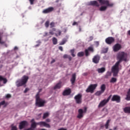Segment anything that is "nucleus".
I'll list each match as a JSON object with an SVG mask.
<instances>
[{
  "label": "nucleus",
  "mask_w": 130,
  "mask_h": 130,
  "mask_svg": "<svg viewBox=\"0 0 130 130\" xmlns=\"http://www.w3.org/2000/svg\"><path fill=\"white\" fill-rule=\"evenodd\" d=\"M98 2L101 4V5H105L106 6H103L101 7L100 8V11L101 12H105V11H106L107 10V8L109 7L110 8H112V7H113L114 4L113 3H110L109 2V1L108 0H98Z\"/></svg>",
  "instance_id": "obj_1"
},
{
  "label": "nucleus",
  "mask_w": 130,
  "mask_h": 130,
  "mask_svg": "<svg viewBox=\"0 0 130 130\" xmlns=\"http://www.w3.org/2000/svg\"><path fill=\"white\" fill-rule=\"evenodd\" d=\"M28 80H29V77L26 75L23 76L21 79H19L16 81V84L17 87H21L22 86H24V85L27 84Z\"/></svg>",
  "instance_id": "obj_2"
},
{
  "label": "nucleus",
  "mask_w": 130,
  "mask_h": 130,
  "mask_svg": "<svg viewBox=\"0 0 130 130\" xmlns=\"http://www.w3.org/2000/svg\"><path fill=\"white\" fill-rule=\"evenodd\" d=\"M127 54L124 52H120L118 53L117 58L118 61L117 62L120 63L121 61H126Z\"/></svg>",
  "instance_id": "obj_3"
},
{
  "label": "nucleus",
  "mask_w": 130,
  "mask_h": 130,
  "mask_svg": "<svg viewBox=\"0 0 130 130\" xmlns=\"http://www.w3.org/2000/svg\"><path fill=\"white\" fill-rule=\"evenodd\" d=\"M47 103L46 101L40 99L39 96V93H37L36 95V105L38 107H43L44 104Z\"/></svg>",
  "instance_id": "obj_4"
},
{
  "label": "nucleus",
  "mask_w": 130,
  "mask_h": 130,
  "mask_svg": "<svg viewBox=\"0 0 130 130\" xmlns=\"http://www.w3.org/2000/svg\"><path fill=\"white\" fill-rule=\"evenodd\" d=\"M119 62H116L112 68V72L113 73V77H117L119 73Z\"/></svg>",
  "instance_id": "obj_5"
},
{
  "label": "nucleus",
  "mask_w": 130,
  "mask_h": 130,
  "mask_svg": "<svg viewBox=\"0 0 130 130\" xmlns=\"http://www.w3.org/2000/svg\"><path fill=\"white\" fill-rule=\"evenodd\" d=\"M111 97H112V95L110 94L108 96L107 99H104L102 101H101V102L100 103L98 106L99 108H100L101 107H104V106H105V105H106V104H107V103L109 102V101L110 100V99H111Z\"/></svg>",
  "instance_id": "obj_6"
},
{
  "label": "nucleus",
  "mask_w": 130,
  "mask_h": 130,
  "mask_svg": "<svg viewBox=\"0 0 130 130\" xmlns=\"http://www.w3.org/2000/svg\"><path fill=\"white\" fill-rule=\"evenodd\" d=\"M98 84H90L86 90V93H94V90L97 88Z\"/></svg>",
  "instance_id": "obj_7"
},
{
  "label": "nucleus",
  "mask_w": 130,
  "mask_h": 130,
  "mask_svg": "<svg viewBox=\"0 0 130 130\" xmlns=\"http://www.w3.org/2000/svg\"><path fill=\"white\" fill-rule=\"evenodd\" d=\"M82 97H83V95L81 93H79L77 95L75 96L74 99H75V100L76 101V103H77V104H81Z\"/></svg>",
  "instance_id": "obj_8"
},
{
  "label": "nucleus",
  "mask_w": 130,
  "mask_h": 130,
  "mask_svg": "<svg viewBox=\"0 0 130 130\" xmlns=\"http://www.w3.org/2000/svg\"><path fill=\"white\" fill-rule=\"evenodd\" d=\"M28 125H29V123L27 121H22L19 123V129H23V128L27 127Z\"/></svg>",
  "instance_id": "obj_9"
},
{
  "label": "nucleus",
  "mask_w": 130,
  "mask_h": 130,
  "mask_svg": "<svg viewBox=\"0 0 130 130\" xmlns=\"http://www.w3.org/2000/svg\"><path fill=\"white\" fill-rule=\"evenodd\" d=\"M37 124L41 126V127H47V128H50V125L49 124L46 123V122L41 121L37 122Z\"/></svg>",
  "instance_id": "obj_10"
},
{
  "label": "nucleus",
  "mask_w": 130,
  "mask_h": 130,
  "mask_svg": "<svg viewBox=\"0 0 130 130\" xmlns=\"http://www.w3.org/2000/svg\"><path fill=\"white\" fill-rule=\"evenodd\" d=\"M114 41H115V39L112 37H109L105 40L107 44H112Z\"/></svg>",
  "instance_id": "obj_11"
},
{
  "label": "nucleus",
  "mask_w": 130,
  "mask_h": 130,
  "mask_svg": "<svg viewBox=\"0 0 130 130\" xmlns=\"http://www.w3.org/2000/svg\"><path fill=\"white\" fill-rule=\"evenodd\" d=\"M113 49L114 52H117V51L121 49V45L118 43L115 44L113 47Z\"/></svg>",
  "instance_id": "obj_12"
},
{
  "label": "nucleus",
  "mask_w": 130,
  "mask_h": 130,
  "mask_svg": "<svg viewBox=\"0 0 130 130\" xmlns=\"http://www.w3.org/2000/svg\"><path fill=\"white\" fill-rule=\"evenodd\" d=\"M120 96L118 95H114L111 99V101H115L117 103H119L120 102Z\"/></svg>",
  "instance_id": "obj_13"
},
{
  "label": "nucleus",
  "mask_w": 130,
  "mask_h": 130,
  "mask_svg": "<svg viewBox=\"0 0 130 130\" xmlns=\"http://www.w3.org/2000/svg\"><path fill=\"white\" fill-rule=\"evenodd\" d=\"M99 60H100V56L97 54L94 56L93 58H92V62L94 63H99Z\"/></svg>",
  "instance_id": "obj_14"
},
{
  "label": "nucleus",
  "mask_w": 130,
  "mask_h": 130,
  "mask_svg": "<svg viewBox=\"0 0 130 130\" xmlns=\"http://www.w3.org/2000/svg\"><path fill=\"white\" fill-rule=\"evenodd\" d=\"M54 11V8L53 7H49L43 11V14H49V13H51V12H53Z\"/></svg>",
  "instance_id": "obj_15"
},
{
  "label": "nucleus",
  "mask_w": 130,
  "mask_h": 130,
  "mask_svg": "<svg viewBox=\"0 0 130 130\" xmlns=\"http://www.w3.org/2000/svg\"><path fill=\"white\" fill-rule=\"evenodd\" d=\"M3 81V84H7V83H8V79H7V78L0 76V87H2V86H4L3 84H2V83H1L2 81Z\"/></svg>",
  "instance_id": "obj_16"
},
{
  "label": "nucleus",
  "mask_w": 130,
  "mask_h": 130,
  "mask_svg": "<svg viewBox=\"0 0 130 130\" xmlns=\"http://www.w3.org/2000/svg\"><path fill=\"white\" fill-rule=\"evenodd\" d=\"M89 6H92L93 7H99L100 5L96 1H90L88 3Z\"/></svg>",
  "instance_id": "obj_17"
},
{
  "label": "nucleus",
  "mask_w": 130,
  "mask_h": 130,
  "mask_svg": "<svg viewBox=\"0 0 130 130\" xmlns=\"http://www.w3.org/2000/svg\"><path fill=\"white\" fill-rule=\"evenodd\" d=\"M83 113H84V111H83V109H79L77 118H79V119H81V118H82V117H83L84 116V115H83Z\"/></svg>",
  "instance_id": "obj_18"
},
{
  "label": "nucleus",
  "mask_w": 130,
  "mask_h": 130,
  "mask_svg": "<svg viewBox=\"0 0 130 130\" xmlns=\"http://www.w3.org/2000/svg\"><path fill=\"white\" fill-rule=\"evenodd\" d=\"M30 122L31 123L30 127L33 129H34V128H36V127L37 125H38V124L35 122V120L34 119H31L30 120Z\"/></svg>",
  "instance_id": "obj_19"
},
{
  "label": "nucleus",
  "mask_w": 130,
  "mask_h": 130,
  "mask_svg": "<svg viewBox=\"0 0 130 130\" xmlns=\"http://www.w3.org/2000/svg\"><path fill=\"white\" fill-rule=\"evenodd\" d=\"M77 77V75L76 73H74L72 76V78L71 79V82L72 84V85H74L75 84V82H76V78Z\"/></svg>",
  "instance_id": "obj_20"
},
{
  "label": "nucleus",
  "mask_w": 130,
  "mask_h": 130,
  "mask_svg": "<svg viewBox=\"0 0 130 130\" xmlns=\"http://www.w3.org/2000/svg\"><path fill=\"white\" fill-rule=\"evenodd\" d=\"M71 89H68L65 90L63 92L62 94L63 96H68V95H70V94H71Z\"/></svg>",
  "instance_id": "obj_21"
},
{
  "label": "nucleus",
  "mask_w": 130,
  "mask_h": 130,
  "mask_svg": "<svg viewBox=\"0 0 130 130\" xmlns=\"http://www.w3.org/2000/svg\"><path fill=\"white\" fill-rule=\"evenodd\" d=\"M61 88V82H60L56 84V85L54 87V90H56V89H60Z\"/></svg>",
  "instance_id": "obj_22"
},
{
  "label": "nucleus",
  "mask_w": 130,
  "mask_h": 130,
  "mask_svg": "<svg viewBox=\"0 0 130 130\" xmlns=\"http://www.w3.org/2000/svg\"><path fill=\"white\" fill-rule=\"evenodd\" d=\"M105 68L103 67L102 68H99L98 69V72L99 74H102L105 72Z\"/></svg>",
  "instance_id": "obj_23"
},
{
  "label": "nucleus",
  "mask_w": 130,
  "mask_h": 130,
  "mask_svg": "<svg viewBox=\"0 0 130 130\" xmlns=\"http://www.w3.org/2000/svg\"><path fill=\"white\" fill-rule=\"evenodd\" d=\"M123 111L125 113H130V107H126L123 109Z\"/></svg>",
  "instance_id": "obj_24"
},
{
  "label": "nucleus",
  "mask_w": 130,
  "mask_h": 130,
  "mask_svg": "<svg viewBox=\"0 0 130 130\" xmlns=\"http://www.w3.org/2000/svg\"><path fill=\"white\" fill-rule=\"evenodd\" d=\"M125 100H127V101H129L130 100V88L128 89V91L127 92Z\"/></svg>",
  "instance_id": "obj_25"
},
{
  "label": "nucleus",
  "mask_w": 130,
  "mask_h": 130,
  "mask_svg": "<svg viewBox=\"0 0 130 130\" xmlns=\"http://www.w3.org/2000/svg\"><path fill=\"white\" fill-rule=\"evenodd\" d=\"M105 90H106V85L105 84H102L101 86V91L104 93Z\"/></svg>",
  "instance_id": "obj_26"
},
{
  "label": "nucleus",
  "mask_w": 130,
  "mask_h": 130,
  "mask_svg": "<svg viewBox=\"0 0 130 130\" xmlns=\"http://www.w3.org/2000/svg\"><path fill=\"white\" fill-rule=\"evenodd\" d=\"M109 123H110V120H108L105 124L106 129H108V127H109Z\"/></svg>",
  "instance_id": "obj_27"
},
{
  "label": "nucleus",
  "mask_w": 130,
  "mask_h": 130,
  "mask_svg": "<svg viewBox=\"0 0 130 130\" xmlns=\"http://www.w3.org/2000/svg\"><path fill=\"white\" fill-rule=\"evenodd\" d=\"M52 42L54 45H56V44H57V39H56L55 37H53L52 38Z\"/></svg>",
  "instance_id": "obj_28"
},
{
  "label": "nucleus",
  "mask_w": 130,
  "mask_h": 130,
  "mask_svg": "<svg viewBox=\"0 0 130 130\" xmlns=\"http://www.w3.org/2000/svg\"><path fill=\"white\" fill-rule=\"evenodd\" d=\"M117 81V79L114 77H113L111 79L110 83H116Z\"/></svg>",
  "instance_id": "obj_29"
},
{
  "label": "nucleus",
  "mask_w": 130,
  "mask_h": 130,
  "mask_svg": "<svg viewBox=\"0 0 130 130\" xmlns=\"http://www.w3.org/2000/svg\"><path fill=\"white\" fill-rule=\"evenodd\" d=\"M110 76H111V73L108 72L106 75H105V79H109Z\"/></svg>",
  "instance_id": "obj_30"
},
{
  "label": "nucleus",
  "mask_w": 130,
  "mask_h": 130,
  "mask_svg": "<svg viewBox=\"0 0 130 130\" xmlns=\"http://www.w3.org/2000/svg\"><path fill=\"white\" fill-rule=\"evenodd\" d=\"M49 116V113H48V112L45 113L43 115V119H45V118H46V117H48Z\"/></svg>",
  "instance_id": "obj_31"
},
{
  "label": "nucleus",
  "mask_w": 130,
  "mask_h": 130,
  "mask_svg": "<svg viewBox=\"0 0 130 130\" xmlns=\"http://www.w3.org/2000/svg\"><path fill=\"white\" fill-rule=\"evenodd\" d=\"M103 91L100 90V91H98L96 93H95V95L96 96H100V95H101V94H103Z\"/></svg>",
  "instance_id": "obj_32"
},
{
  "label": "nucleus",
  "mask_w": 130,
  "mask_h": 130,
  "mask_svg": "<svg viewBox=\"0 0 130 130\" xmlns=\"http://www.w3.org/2000/svg\"><path fill=\"white\" fill-rule=\"evenodd\" d=\"M77 55L79 57H82V56H84V52H80L78 53Z\"/></svg>",
  "instance_id": "obj_33"
},
{
  "label": "nucleus",
  "mask_w": 130,
  "mask_h": 130,
  "mask_svg": "<svg viewBox=\"0 0 130 130\" xmlns=\"http://www.w3.org/2000/svg\"><path fill=\"white\" fill-rule=\"evenodd\" d=\"M67 42V39H64L62 41L59 43V45H63Z\"/></svg>",
  "instance_id": "obj_34"
},
{
  "label": "nucleus",
  "mask_w": 130,
  "mask_h": 130,
  "mask_svg": "<svg viewBox=\"0 0 130 130\" xmlns=\"http://www.w3.org/2000/svg\"><path fill=\"white\" fill-rule=\"evenodd\" d=\"M71 55L73 56V57H75V56H76V55L74 54L75 50H74V49L71 50Z\"/></svg>",
  "instance_id": "obj_35"
},
{
  "label": "nucleus",
  "mask_w": 130,
  "mask_h": 130,
  "mask_svg": "<svg viewBox=\"0 0 130 130\" xmlns=\"http://www.w3.org/2000/svg\"><path fill=\"white\" fill-rule=\"evenodd\" d=\"M45 26L46 28H48L49 27V21L47 20L45 23Z\"/></svg>",
  "instance_id": "obj_36"
},
{
  "label": "nucleus",
  "mask_w": 130,
  "mask_h": 130,
  "mask_svg": "<svg viewBox=\"0 0 130 130\" xmlns=\"http://www.w3.org/2000/svg\"><path fill=\"white\" fill-rule=\"evenodd\" d=\"M11 130H18L17 126H14V124L11 125Z\"/></svg>",
  "instance_id": "obj_37"
},
{
  "label": "nucleus",
  "mask_w": 130,
  "mask_h": 130,
  "mask_svg": "<svg viewBox=\"0 0 130 130\" xmlns=\"http://www.w3.org/2000/svg\"><path fill=\"white\" fill-rule=\"evenodd\" d=\"M87 50L88 51H91V52H94V49L92 47H89L88 48Z\"/></svg>",
  "instance_id": "obj_38"
},
{
  "label": "nucleus",
  "mask_w": 130,
  "mask_h": 130,
  "mask_svg": "<svg viewBox=\"0 0 130 130\" xmlns=\"http://www.w3.org/2000/svg\"><path fill=\"white\" fill-rule=\"evenodd\" d=\"M107 51H108V48H104L102 50L103 53H107Z\"/></svg>",
  "instance_id": "obj_39"
},
{
  "label": "nucleus",
  "mask_w": 130,
  "mask_h": 130,
  "mask_svg": "<svg viewBox=\"0 0 130 130\" xmlns=\"http://www.w3.org/2000/svg\"><path fill=\"white\" fill-rule=\"evenodd\" d=\"M55 23H54V22H51L50 23V28H53V27H54L55 26Z\"/></svg>",
  "instance_id": "obj_40"
},
{
  "label": "nucleus",
  "mask_w": 130,
  "mask_h": 130,
  "mask_svg": "<svg viewBox=\"0 0 130 130\" xmlns=\"http://www.w3.org/2000/svg\"><path fill=\"white\" fill-rule=\"evenodd\" d=\"M85 52L86 56H88V55H89V51L87 49H86Z\"/></svg>",
  "instance_id": "obj_41"
},
{
  "label": "nucleus",
  "mask_w": 130,
  "mask_h": 130,
  "mask_svg": "<svg viewBox=\"0 0 130 130\" xmlns=\"http://www.w3.org/2000/svg\"><path fill=\"white\" fill-rule=\"evenodd\" d=\"M5 104H6V102L5 101L1 102L0 103V108H1V106H2V105H5Z\"/></svg>",
  "instance_id": "obj_42"
},
{
  "label": "nucleus",
  "mask_w": 130,
  "mask_h": 130,
  "mask_svg": "<svg viewBox=\"0 0 130 130\" xmlns=\"http://www.w3.org/2000/svg\"><path fill=\"white\" fill-rule=\"evenodd\" d=\"M93 38L92 36H90L89 37V38H88V42H90V41H92V40H93Z\"/></svg>",
  "instance_id": "obj_43"
},
{
  "label": "nucleus",
  "mask_w": 130,
  "mask_h": 130,
  "mask_svg": "<svg viewBox=\"0 0 130 130\" xmlns=\"http://www.w3.org/2000/svg\"><path fill=\"white\" fill-rule=\"evenodd\" d=\"M30 5H34V2L35 0H29Z\"/></svg>",
  "instance_id": "obj_44"
},
{
  "label": "nucleus",
  "mask_w": 130,
  "mask_h": 130,
  "mask_svg": "<svg viewBox=\"0 0 130 130\" xmlns=\"http://www.w3.org/2000/svg\"><path fill=\"white\" fill-rule=\"evenodd\" d=\"M69 56V55H68V54H64V55H63V58H68Z\"/></svg>",
  "instance_id": "obj_45"
},
{
  "label": "nucleus",
  "mask_w": 130,
  "mask_h": 130,
  "mask_svg": "<svg viewBox=\"0 0 130 130\" xmlns=\"http://www.w3.org/2000/svg\"><path fill=\"white\" fill-rule=\"evenodd\" d=\"M29 90H30V89L26 88H25V89L24 91V93H27L28 91H29Z\"/></svg>",
  "instance_id": "obj_46"
},
{
  "label": "nucleus",
  "mask_w": 130,
  "mask_h": 130,
  "mask_svg": "<svg viewBox=\"0 0 130 130\" xmlns=\"http://www.w3.org/2000/svg\"><path fill=\"white\" fill-rule=\"evenodd\" d=\"M72 25H73V26H75V25H77V26H78V22L74 21L73 22V23L72 24Z\"/></svg>",
  "instance_id": "obj_47"
},
{
  "label": "nucleus",
  "mask_w": 130,
  "mask_h": 130,
  "mask_svg": "<svg viewBox=\"0 0 130 130\" xmlns=\"http://www.w3.org/2000/svg\"><path fill=\"white\" fill-rule=\"evenodd\" d=\"M11 97H12V95H11L10 94H7L6 95V98H11Z\"/></svg>",
  "instance_id": "obj_48"
},
{
  "label": "nucleus",
  "mask_w": 130,
  "mask_h": 130,
  "mask_svg": "<svg viewBox=\"0 0 130 130\" xmlns=\"http://www.w3.org/2000/svg\"><path fill=\"white\" fill-rule=\"evenodd\" d=\"M58 48H59V50H60L61 51H63V49L61 46H59Z\"/></svg>",
  "instance_id": "obj_49"
},
{
  "label": "nucleus",
  "mask_w": 130,
  "mask_h": 130,
  "mask_svg": "<svg viewBox=\"0 0 130 130\" xmlns=\"http://www.w3.org/2000/svg\"><path fill=\"white\" fill-rule=\"evenodd\" d=\"M68 59L70 61H71V60H72V58L70 55L68 56Z\"/></svg>",
  "instance_id": "obj_50"
},
{
  "label": "nucleus",
  "mask_w": 130,
  "mask_h": 130,
  "mask_svg": "<svg viewBox=\"0 0 130 130\" xmlns=\"http://www.w3.org/2000/svg\"><path fill=\"white\" fill-rule=\"evenodd\" d=\"M83 111V113H86V112H87V108L85 107L84 110Z\"/></svg>",
  "instance_id": "obj_51"
},
{
  "label": "nucleus",
  "mask_w": 130,
  "mask_h": 130,
  "mask_svg": "<svg viewBox=\"0 0 130 130\" xmlns=\"http://www.w3.org/2000/svg\"><path fill=\"white\" fill-rule=\"evenodd\" d=\"M49 34H50L51 35H53V34H54V33H53V31L50 30L49 31Z\"/></svg>",
  "instance_id": "obj_52"
},
{
  "label": "nucleus",
  "mask_w": 130,
  "mask_h": 130,
  "mask_svg": "<svg viewBox=\"0 0 130 130\" xmlns=\"http://www.w3.org/2000/svg\"><path fill=\"white\" fill-rule=\"evenodd\" d=\"M58 33L59 36H60V35H61V31L60 30H58Z\"/></svg>",
  "instance_id": "obj_53"
},
{
  "label": "nucleus",
  "mask_w": 130,
  "mask_h": 130,
  "mask_svg": "<svg viewBox=\"0 0 130 130\" xmlns=\"http://www.w3.org/2000/svg\"><path fill=\"white\" fill-rule=\"evenodd\" d=\"M58 130H68V129H67V128H64L63 127H61V128L58 129Z\"/></svg>",
  "instance_id": "obj_54"
},
{
  "label": "nucleus",
  "mask_w": 130,
  "mask_h": 130,
  "mask_svg": "<svg viewBox=\"0 0 130 130\" xmlns=\"http://www.w3.org/2000/svg\"><path fill=\"white\" fill-rule=\"evenodd\" d=\"M113 129L114 130H117V129H118V127L115 126V127H114Z\"/></svg>",
  "instance_id": "obj_55"
},
{
  "label": "nucleus",
  "mask_w": 130,
  "mask_h": 130,
  "mask_svg": "<svg viewBox=\"0 0 130 130\" xmlns=\"http://www.w3.org/2000/svg\"><path fill=\"white\" fill-rule=\"evenodd\" d=\"M24 130H34V129L30 127V128H28L27 129H24Z\"/></svg>",
  "instance_id": "obj_56"
},
{
  "label": "nucleus",
  "mask_w": 130,
  "mask_h": 130,
  "mask_svg": "<svg viewBox=\"0 0 130 130\" xmlns=\"http://www.w3.org/2000/svg\"><path fill=\"white\" fill-rule=\"evenodd\" d=\"M4 42H2V38H0V44H4Z\"/></svg>",
  "instance_id": "obj_57"
},
{
  "label": "nucleus",
  "mask_w": 130,
  "mask_h": 130,
  "mask_svg": "<svg viewBox=\"0 0 130 130\" xmlns=\"http://www.w3.org/2000/svg\"><path fill=\"white\" fill-rule=\"evenodd\" d=\"M46 122H50V119H47L46 120Z\"/></svg>",
  "instance_id": "obj_58"
},
{
  "label": "nucleus",
  "mask_w": 130,
  "mask_h": 130,
  "mask_svg": "<svg viewBox=\"0 0 130 130\" xmlns=\"http://www.w3.org/2000/svg\"><path fill=\"white\" fill-rule=\"evenodd\" d=\"M54 62H55V59H53L51 61V63H53Z\"/></svg>",
  "instance_id": "obj_59"
},
{
  "label": "nucleus",
  "mask_w": 130,
  "mask_h": 130,
  "mask_svg": "<svg viewBox=\"0 0 130 130\" xmlns=\"http://www.w3.org/2000/svg\"><path fill=\"white\" fill-rule=\"evenodd\" d=\"M41 91H42V89H39V92H38V94H39V93H40V92H41Z\"/></svg>",
  "instance_id": "obj_60"
},
{
  "label": "nucleus",
  "mask_w": 130,
  "mask_h": 130,
  "mask_svg": "<svg viewBox=\"0 0 130 130\" xmlns=\"http://www.w3.org/2000/svg\"><path fill=\"white\" fill-rule=\"evenodd\" d=\"M95 44H96L97 46H99V42H96Z\"/></svg>",
  "instance_id": "obj_61"
},
{
  "label": "nucleus",
  "mask_w": 130,
  "mask_h": 130,
  "mask_svg": "<svg viewBox=\"0 0 130 130\" xmlns=\"http://www.w3.org/2000/svg\"><path fill=\"white\" fill-rule=\"evenodd\" d=\"M14 50H18V48L17 47H15Z\"/></svg>",
  "instance_id": "obj_62"
},
{
  "label": "nucleus",
  "mask_w": 130,
  "mask_h": 130,
  "mask_svg": "<svg viewBox=\"0 0 130 130\" xmlns=\"http://www.w3.org/2000/svg\"><path fill=\"white\" fill-rule=\"evenodd\" d=\"M56 30V29H55V28H53L52 31H53V32H54V31H55Z\"/></svg>",
  "instance_id": "obj_63"
},
{
  "label": "nucleus",
  "mask_w": 130,
  "mask_h": 130,
  "mask_svg": "<svg viewBox=\"0 0 130 130\" xmlns=\"http://www.w3.org/2000/svg\"><path fill=\"white\" fill-rule=\"evenodd\" d=\"M128 35H130V30L127 31Z\"/></svg>",
  "instance_id": "obj_64"
}]
</instances>
